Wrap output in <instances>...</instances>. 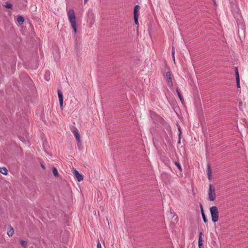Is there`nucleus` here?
Wrapping results in <instances>:
<instances>
[{
  "label": "nucleus",
  "mask_w": 248,
  "mask_h": 248,
  "mask_svg": "<svg viewBox=\"0 0 248 248\" xmlns=\"http://www.w3.org/2000/svg\"><path fill=\"white\" fill-rule=\"evenodd\" d=\"M67 16L70 23H71V27L73 30L74 33V36L76 38V41H77V24L75 14L73 9H70L67 12Z\"/></svg>",
  "instance_id": "1"
},
{
  "label": "nucleus",
  "mask_w": 248,
  "mask_h": 248,
  "mask_svg": "<svg viewBox=\"0 0 248 248\" xmlns=\"http://www.w3.org/2000/svg\"><path fill=\"white\" fill-rule=\"evenodd\" d=\"M212 220L215 223L218 220V211L217 206H213L210 208Z\"/></svg>",
  "instance_id": "2"
},
{
  "label": "nucleus",
  "mask_w": 248,
  "mask_h": 248,
  "mask_svg": "<svg viewBox=\"0 0 248 248\" xmlns=\"http://www.w3.org/2000/svg\"><path fill=\"white\" fill-rule=\"evenodd\" d=\"M216 199L215 188L212 185L210 184L208 191V199L210 201H214Z\"/></svg>",
  "instance_id": "3"
},
{
  "label": "nucleus",
  "mask_w": 248,
  "mask_h": 248,
  "mask_svg": "<svg viewBox=\"0 0 248 248\" xmlns=\"http://www.w3.org/2000/svg\"><path fill=\"white\" fill-rule=\"evenodd\" d=\"M72 132L73 133V134H74V135L76 137V140L77 141L78 146H79L81 144V140H80V135L78 134V129L76 128H75L72 130Z\"/></svg>",
  "instance_id": "4"
},
{
  "label": "nucleus",
  "mask_w": 248,
  "mask_h": 248,
  "mask_svg": "<svg viewBox=\"0 0 248 248\" xmlns=\"http://www.w3.org/2000/svg\"><path fill=\"white\" fill-rule=\"evenodd\" d=\"M58 97L59 99L60 106L62 109L63 108V97L62 93L60 90H58Z\"/></svg>",
  "instance_id": "5"
},
{
  "label": "nucleus",
  "mask_w": 248,
  "mask_h": 248,
  "mask_svg": "<svg viewBox=\"0 0 248 248\" xmlns=\"http://www.w3.org/2000/svg\"><path fill=\"white\" fill-rule=\"evenodd\" d=\"M73 174L75 175L78 182H80L83 179V175L80 173L77 170L75 169H73Z\"/></svg>",
  "instance_id": "6"
},
{
  "label": "nucleus",
  "mask_w": 248,
  "mask_h": 248,
  "mask_svg": "<svg viewBox=\"0 0 248 248\" xmlns=\"http://www.w3.org/2000/svg\"><path fill=\"white\" fill-rule=\"evenodd\" d=\"M166 78H167L168 83L170 86H172L173 84H172V79H171V72L170 71H168L166 72Z\"/></svg>",
  "instance_id": "7"
},
{
  "label": "nucleus",
  "mask_w": 248,
  "mask_h": 248,
  "mask_svg": "<svg viewBox=\"0 0 248 248\" xmlns=\"http://www.w3.org/2000/svg\"><path fill=\"white\" fill-rule=\"evenodd\" d=\"M207 174L208 176V179L209 180H211L212 178V168L211 167V166L210 164H208L207 166Z\"/></svg>",
  "instance_id": "8"
},
{
  "label": "nucleus",
  "mask_w": 248,
  "mask_h": 248,
  "mask_svg": "<svg viewBox=\"0 0 248 248\" xmlns=\"http://www.w3.org/2000/svg\"><path fill=\"white\" fill-rule=\"evenodd\" d=\"M140 6L138 5H136L134 7V16H139V10Z\"/></svg>",
  "instance_id": "9"
},
{
  "label": "nucleus",
  "mask_w": 248,
  "mask_h": 248,
  "mask_svg": "<svg viewBox=\"0 0 248 248\" xmlns=\"http://www.w3.org/2000/svg\"><path fill=\"white\" fill-rule=\"evenodd\" d=\"M25 19L24 17L22 16H18L17 18V21L20 25L23 24Z\"/></svg>",
  "instance_id": "10"
},
{
  "label": "nucleus",
  "mask_w": 248,
  "mask_h": 248,
  "mask_svg": "<svg viewBox=\"0 0 248 248\" xmlns=\"http://www.w3.org/2000/svg\"><path fill=\"white\" fill-rule=\"evenodd\" d=\"M176 92H177V93L178 96V97H179V98L180 100H181V102H182V103H184V98H183V96H182V94H181V93H180V90H179L178 88H177V89H176Z\"/></svg>",
  "instance_id": "11"
},
{
  "label": "nucleus",
  "mask_w": 248,
  "mask_h": 248,
  "mask_svg": "<svg viewBox=\"0 0 248 248\" xmlns=\"http://www.w3.org/2000/svg\"><path fill=\"white\" fill-rule=\"evenodd\" d=\"M0 172L4 175L8 174V170L5 167L0 168Z\"/></svg>",
  "instance_id": "12"
},
{
  "label": "nucleus",
  "mask_w": 248,
  "mask_h": 248,
  "mask_svg": "<svg viewBox=\"0 0 248 248\" xmlns=\"http://www.w3.org/2000/svg\"><path fill=\"white\" fill-rule=\"evenodd\" d=\"M14 232V231L13 228L11 226H10V229H9V230H8L7 231V234L9 236H12L13 235Z\"/></svg>",
  "instance_id": "13"
},
{
  "label": "nucleus",
  "mask_w": 248,
  "mask_h": 248,
  "mask_svg": "<svg viewBox=\"0 0 248 248\" xmlns=\"http://www.w3.org/2000/svg\"><path fill=\"white\" fill-rule=\"evenodd\" d=\"M203 235V233L202 232H199V239H198V244H203V239L202 236Z\"/></svg>",
  "instance_id": "14"
},
{
  "label": "nucleus",
  "mask_w": 248,
  "mask_h": 248,
  "mask_svg": "<svg viewBox=\"0 0 248 248\" xmlns=\"http://www.w3.org/2000/svg\"><path fill=\"white\" fill-rule=\"evenodd\" d=\"M52 172H53V175L57 177L59 176V173H58V171L57 170V169L56 167H53L52 168Z\"/></svg>",
  "instance_id": "15"
},
{
  "label": "nucleus",
  "mask_w": 248,
  "mask_h": 248,
  "mask_svg": "<svg viewBox=\"0 0 248 248\" xmlns=\"http://www.w3.org/2000/svg\"><path fill=\"white\" fill-rule=\"evenodd\" d=\"M234 72H235V79H240L239 75V73H238V68L237 67H235L234 68Z\"/></svg>",
  "instance_id": "16"
},
{
  "label": "nucleus",
  "mask_w": 248,
  "mask_h": 248,
  "mask_svg": "<svg viewBox=\"0 0 248 248\" xmlns=\"http://www.w3.org/2000/svg\"><path fill=\"white\" fill-rule=\"evenodd\" d=\"M20 243L21 245L24 247V248H27V242L26 241H25L24 240H20Z\"/></svg>",
  "instance_id": "17"
},
{
  "label": "nucleus",
  "mask_w": 248,
  "mask_h": 248,
  "mask_svg": "<svg viewBox=\"0 0 248 248\" xmlns=\"http://www.w3.org/2000/svg\"><path fill=\"white\" fill-rule=\"evenodd\" d=\"M50 72L49 71H46L45 74V78L48 81L50 79Z\"/></svg>",
  "instance_id": "18"
},
{
  "label": "nucleus",
  "mask_w": 248,
  "mask_h": 248,
  "mask_svg": "<svg viewBox=\"0 0 248 248\" xmlns=\"http://www.w3.org/2000/svg\"><path fill=\"white\" fill-rule=\"evenodd\" d=\"M4 6L7 9H12L13 7V5L10 2H7L5 3Z\"/></svg>",
  "instance_id": "19"
},
{
  "label": "nucleus",
  "mask_w": 248,
  "mask_h": 248,
  "mask_svg": "<svg viewBox=\"0 0 248 248\" xmlns=\"http://www.w3.org/2000/svg\"><path fill=\"white\" fill-rule=\"evenodd\" d=\"M175 165L177 166L178 169L180 171H182V167L180 164V163L178 161H175L174 162Z\"/></svg>",
  "instance_id": "20"
},
{
  "label": "nucleus",
  "mask_w": 248,
  "mask_h": 248,
  "mask_svg": "<svg viewBox=\"0 0 248 248\" xmlns=\"http://www.w3.org/2000/svg\"><path fill=\"white\" fill-rule=\"evenodd\" d=\"M88 16H89V18H91L93 20V22H94V15H93V13H89L88 14Z\"/></svg>",
  "instance_id": "21"
},
{
  "label": "nucleus",
  "mask_w": 248,
  "mask_h": 248,
  "mask_svg": "<svg viewBox=\"0 0 248 248\" xmlns=\"http://www.w3.org/2000/svg\"><path fill=\"white\" fill-rule=\"evenodd\" d=\"M203 220L204 223H207L208 221L207 218L205 215V214H202V215Z\"/></svg>",
  "instance_id": "22"
},
{
  "label": "nucleus",
  "mask_w": 248,
  "mask_h": 248,
  "mask_svg": "<svg viewBox=\"0 0 248 248\" xmlns=\"http://www.w3.org/2000/svg\"><path fill=\"white\" fill-rule=\"evenodd\" d=\"M138 18L139 16H134V19L135 24L138 25Z\"/></svg>",
  "instance_id": "23"
},
{
  "label": "nucleus",
  "mask_w": 248,
  "mask_h": 248,
  "mask_svg": "<svg viewBox=\"0 0 248 248\" xmlns=\"http://www.w3.org/2000/svg\"><path fill=\"white\" fill-rule=\"evenodd\" d=\"M174 53H175L174 47L172 46V48H171V53H172V57H173L174 60Z\"/></svg>",
  "instance_id": "24"
},
{
  "label": "nucleus",
  "mask_w": 248,
  "mask_h": 248,
  "mask_svg": "<svg viewBox=\"0 0 248 248\" xmlns=\"http://www.w3.org/2000/svg\"><path fill=\"white\" fill-rule=\"evenodd\" d=\"M236 86L238 88H240V79H236Z\"/></svg>",
  "instance_id": "25"
},
{
  "label": "nucleus",
  "mask_w": 248,
  "mask_h": 248,
  "mask_svg": "<svg viewBox=\"0 0 248 248\" xmlns=\"http://www.w3.org/2000/svg\"><path fill=\"white\" fill-rule=\"evenodd\" d=\"M230 1V2L232 4V7H234L235 8H237V4L235 3V1H231V0H229Z\"/></svg>",
  "instance_id": "26"
},
{
  "label": "nucleus",
  "mask_w": 248,
  "mask_h": 248,
  "mask_svg": "<svg viewBox=\"0 0 248 248\" xmlns=\"http://www.w3.org/2000/svg\"><path fill=\"white\" fill-rule=\"evenodd\" d=\"M200 207H201V211L202 215V214H204V210H203L202 205L201 203H200Z\"/></svg>",
  "instance_id": "27"
},
{
  "label": "nucleus",
  "mask_w": 248,
  "mask_h": 248,
  "mask_svg": "<svg viewBox=\"0 0 248 248\" xmlns=\"http://www.w3.org/2000/svg\"><path fill=\"white\" fill-rule=\"evenodd\" d=\"M97 248H102L101 244L100 243L99 241L98 240L97 244Z\"/></svg>",
  "instance_id": "28"
},
{
  "label": "nucleus",
  "mask_w": 248,
  "mask_h": 248,
  "mask_svg": "<svg viewBox=\"0 0 248 248\" xmlns=\"http://www.w3.org/2000/svg\"><path fill=\"white\" fill-rule=\"evenodd\" d=\"M178 130L179 132L178 137H181V134H182V131L181 130V128L180 127H178Z\"/></svg>",
  "instance_id": "29"
},
{
  "label": "nucleus",
  "mask_w": 248,
  "mask_h": 248,
  "mask_svg": "<svg viewBox=\"0 0 248 248\" xmlns=\"http://www.w3.org/2000/svg\"><path fill=\"white\" fill-rule=\"evenodd\" d=\"M199 248H203V244H198Z\"/></svg>",
  "instance_id": "30"
},
{
  "label": "nucleus",
  "mask_w": 248,
  "mask_h": 248,
  "mask_svg": "<svg viewBox=\"0 0 248 248\" xmlns=\"http://www.w3.org/2000/svg\"><path fill=\"white\" fill-rule=\"evenodd\" d=\"M199 248H203V244H198Z\"/></svg>",
  "instance_id": "31"
},
{
  "label": "nucleus",
  "mask_w": 248,
  "mask_h": 248,
  "mask_svg": "<svg viewBox=\"0 0 248 248\" xmlns=\"http://www.w3.org/2000/svg\"><path fill=\"white\" fill-rule=\"evenodd\" d=\"M180 143H181V137H179L178 143L180 144Z\"/></svg>",
  "instance_id": "32"
},
{
  "label": "nucleus",
  "mask_w": 248,
  "mask_h": 248,
  "mask_svg": "<svg viewBox=\"0 0 248 248\" xmlns=\"http://www.w3.org/2000/svg\"><path fill=\"white\" fill-rule=\"evenodd\" d=\"M41 167L43 169H45V167L44 165H43L42 164H41Z\"/></svg>",
  "instance_id": "33"
},
{
  "label": "nucleus",
  "mask_w": 248,
  "mask_h": 248,
  "mask_svg": "<svg viewBox=\"0 0 248 248\" xmlns=\"http://www.w3.org/2000/svg\"><path fill=\"white\" fill-rule=\"evenodd\" d=\"M164 175H165V176L167 175V174H166V173L162 174L161 176L163 177V176H164Z\"/></svg>",
  "instance_id": "34"
},
{
  "label": "nucleus",
  "mask_w": 248,
  "mask_h": 248,
  "mask_svg": "<svg viewBox=\"0 0 248 248\" xmlns=\"http://www.w3.org/2000/svg\"><path fill=\"white\" fill-rule=\"evenodd\" d=\"M88 0H84V3H86L88 1Z\"/></svg>",
  "instance_id": "35"
}]
</instances>
